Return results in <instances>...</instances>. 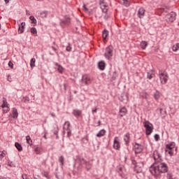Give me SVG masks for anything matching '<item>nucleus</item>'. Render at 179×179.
Listing matches in <instances>:
<instances>
[{
    "instance_id": "f3484780",
    "label": "nucleus",
    "mask_w": 179,
    "mask_h": 179,
    "mask_svg": "<svg viewBox=\"0 0 179 179\" xmlns=\"http://www.w3.org/2000/svg\"><path fill=\"white\" fill-rule=\"evenodd\" d=\"M73 115L74 117H76V118H79V117L82 116V110L78 109H74L73 110Z\"/></svg>"
},
{
    "instance_id": "9b49d317",
    "label": "nucleus",
    "mask_w": 179,
    "mask_h": 179,
    "mask_svg": "<svg viewBox=\"0 0 179 179\" xmlns=\"http://www.w3.org/2000/svg\"><path fill=\"white\" fill-rule=\"evenodd\" d=\"M176 14L174 12H171L166 15V20L169 23H173L176 20Z\"/></svg>"
},
{
    "instance_id": "dca6fc26",
    "label": "nucleus",
    "mask_w": 179,
    "mask_h": 179,
    "mask_svg": "<svg viewBox=\"0 0 179 179\" xmlns=\"http://www.w3.org/2000/svg\"><path fill=\"white\" fill-rule=\"evenodd\" d=\"M120 113V117H122L124 115H127V113H128V110H127V108L122 107L119 110Z\"/></svg>"
},
{
    "instance_id": "f257e3e1",
    "label": "nucleus",
    "mask_w": 179,
    "mask_h": 179,
    "mask_svg": "<svg viewBox=\"0 0 179 179\" xmlns=\"http://www.w3.org/2000/svg\"><path fill=\"white\" fill-rule=\"evenodd\" d=\"M167 171H169V166L164 162H159L158 166H151L150 168V172L155 177L160 176L162 173H167Z\"/></svg>"
},
{
    "instance_id": "473e14b6",
    "label": "nucleus",
    "mask_w": 179,
    "mask_h": 179,
    "mask_svg": "<svg viewBox=\"0 0 179 179\" xmlns=\"http://www.w3.org/2000/svg\"><path fill=\"white\" fill-rule=\"evenodd\" d=\"M29 19H30L32 24H37V20H36L34 16H30Z\"/></svg>"
},
{
    "instance_id": "09e8293b",
    "label": "nucleus",
    "mask_w": 179,
    "mask_h": 179,
    "mask_svg": "<svg viewBox=\"0 0 179 179\" xmlns=\"http://www.w3.org/2000/svg\"><path fill=\"white\" fill-rule=\"evenodd\" d=\"M7 80H8V82H12V77H10V76H8L7 78Z\"/></svg>"
},
{
    "instance_id": "aec40b11",
    "label": "nucleus",
    "mask_w": 179,
    "mask_h": 179,
    "mask_svg": "<svg viewBox=\"0 0 179 179\" xmlns=\"http://www.w3.org/2000/svg\"><path fill=\"white\" fill-rule=\"evenodd\" d=\"M24 26H26V23L25 22H22L19 29H18V34H22V33H23V31H24Z\"/></svg>"
},
{
    "instance_id": "4468645a",
    "label": "nucleus",
    "mask_w": 179,
    "mask_h": 179,
    "mask_svg": "<svg viewBox=\"0 0 179 179\" xmlns=\"http://www.w3.org/2000/svg\"><path fill=\"white\" fill-rule=\"evenodd\" d=\"M153 158L155 160V162H161L162 161V155H160V153H159L158 151H155L153 153Z\"/></svg>"
},
{
    "instance_id": "4be33fe9",
    "label": "nucleus",
    "mask_w": 179,
    "mask_h": 179,
    "mask_svg": "<svg viewBox=\"0 0 179 179\" xmlns=\"http://www.w3.org/2000/svg\"><path fill=\"white\" fill-rule=\"evenodd\" d=\"M55 65L56 66V69H57L59 73H62V72H64V67H62V66L59 65L58 63H55Z\"/></svg>"
},
{
    "instance_id": "f03ea898",
    "label": "nucleus",
    "mask_w": 179,
    "mask_h": 179,
    "mask_svg": "<svg viewBox=\"0 0 179 179\" xmlns=\"http://www.w3.org/2000/svg\"><path fill=\"white\" fill-rule=\"evenodd\" d=\"M144 128H145V135L149 136V135L152 134V132H153V124L150 123L149 121H145L143 122Z\"/></svg>"
},
{
    "instance_id": "864d4df0",
    "label": "nucleus",
    "mask_w": 179,
    "mask_h": 179,
    "mask_svg": "<svg viewBox=\"0 0 179 179\" xmlns=\"http://www.w3.org/2000/svg\"><path fill=\"white\" fill-rule=\"evenodd\" d=\"M101 124V121H98V127H100V125Z\"/></svg>"
},
{
    "instance_id": "3c124183",
    "label": "nucleus",
    "mask_w": 179,
    "mask_h": 179,
    "mask_svg": "<svg viewBox=\"0 0 179 179\" xmlns=\"http://www.w3.org/2000/svg\"><path fill=\"white\" fill-rule=\"evenodd\" d=\"M103 19H104L105 20H108V15L107 14H106V15H104V17H103Z\"/></svg>"
},
{
    "instance_id": "5fc2aeb1",
    "label": "nucleus",
    "mask_w": 179,
    "mask_h": 179,
    "mask_svg": "<svg viewBox=\"0 0 179 179\" xmlns=\"http://www.w3.org/2000/svg\"><path fill=\"white\" fill-rule=\"evenodd\" d=\"M64 90H66V84H64Z\"/></svg>"
},
{
    "instance_id": "c85d7f7f",
    "label": "nucleus",
    "mask_w": 179,
    "mask_h": 179,
    "mask_svg": "<svg viewBox=\"0 0 179 179\" xmlns=\"http://www.w3.org/2000/svg\"><path fill=\"white\" fill-rule=\"evenodd\" d=\"M154 99L155 100H159V99H160V92L159 91H156L155 93H154Z\"/></svg>"
},
{
    "instance_id": "4c0bfd02",
    "label": "nucleus",
    "mask_w": 179,
    "mask_h": 179,
    "mask_svg": "<svg viewBox=\"0 0 179 179\" xmlns=\"http://www.w3.org/2000/svg\"><path fill=\"white\" fill-rule=\"evenodd\" d=\"M66 132L67 134V137L71 138V136H72V129H69V130H66Z\"/></svg>"
},
{
    "instance_id": "58836bf2",
    "label": "nucleus",
    "mask_w": 179,
    "mask_h": 179,
    "mask_svg": "<svg viewBox=\"0 0 179 179\" xmlns=\"http://www.w3.org/2000/svg\"><path fill=\"white\" fill-rule=\"evenodd\" d=\"M64 156H61L59 159V162L61 164V166H64Z\"/></svg>"
},
{
    "instance_id": "7ed1b4c3",
    "label": "nucleus",
    "mask_w": 179,
    "mask_h": 179,
    "mask_svg": "<svg viewBox=\"0 0 179 179\" xmlns=\"http://www.w3.org/2000/svg\"><path fill=\"white\" fill-rule=\"evenodd\" d=\"M175 148H176V143L172 141L169 144L166 145L165 152H166V153H169L170 156H173Z\"/></svg>"
},
{
    "instance_id": "f8f14e48",
    "label": "nucleus",
    "mask_w": 179,
    "mask_h": 179,
    "mask_svg": "<svg viewBox=\"0 0 179 179\" xmlns=\"http://www.w3.org/2000/svg\"><path fill=\"white\" fill-rule=\"evenodd\" d=\"M134 150L136 154L142 153V151L143 150V148L141 144L136 143L134 145Z\"/></svg>"
},
{
    "instance_id": "603ef678",
    "label": "nucleus",
    "mask_w": 179,
    "mask_h": 179,
    "mask_svg": "<svg viewBox=\"0 0 179 179\" xmlns=\"http://www.w3.org/2000/svg\"><path fill=\"white\" fill-rule=\"evenodd\" d=\"M95 113H97V108L92 109V114H94Z\"/></svg>"
},
{
    "instance_id": "c9c22d12",
    "label": "nucleus",
    "mask_w": 179,
    "mask_h": 179,
    "mask_svg": "<svg viewBox=\"0 0 179 179\" xmlns=\"http://www.w3.org/2000/svg\"><path fill=\"white\" fill-rule=\"evenodd\" d=\"M54 45L52 46V49L53 50V51H55V52H56V54H58V45H55V43H53Z\"/></svg>"
},
{
    "instance_id": "412c9836",
    "label": "nucleus",
    "mask_w": 179,
    "mask_h": 179,
    "mask_svg": "<svg viewBox=\"0 0 179 179\" xmlns=\"http://www.w3.org/2000/svg\"><path fill=\"white\" fill-rule=\"evenodd\" d=\"M130 136H129V133H127L126 134H124V141L126 143V145H129V140H130Z\"/></svg>"
},
{
    "instance_id": "0e129e2a",
    "label": "nucleus",
    "mask_w": 179,
    "mask_h": 179,
    "mask_svg": "<svg viewBox=\"0 0 179 179\" xmlns=\"http://www.w3.org/2000/svg\"><path fill=\"white\" fill-rule=\"evenodd\" d=\"M0 167H1V165H0Z\"/></svg>"
},
{
    "instance_id": "c03bdc74",
    "label": "nucleus",
    "mask_w": 179,
    "mask_h": 179,
    "mask_svg": "<svg viewBox=\"0 0 179 179\" xmlns=\"http://www.w3.org/2000/svg\"><path fill=\"white\" fill-rule=\"evenodd\" d=\"M147 78H148V79H152V78H153V75L150 73H148Z\"/></svg>"
},
{
    "instance_id": "a18cd8bd",
    "label": "nucleus",
    "mask_w": 179,
    "mask_h": 179,
    "mask_svg": "<svg viewBox=\"0 0 179 179\" xmlns=\"http://www.w3.org/2000/svg\"><path fill=\"white\" fill-rule=\"evenodd\" d=\"M3 155H5V152L0 151V160H2V159H3Z\"/></svg>"
},
{
    "instance_id": "1a4fd4ad",
    "label": "nucleus",
    "mask_w": 179,
    "mask_h": 179,
    "mask_svg": "<svg viewBox=\"0 0 179 179\" xmlns=\"http://www.w3.org/2000/svg\"><path fill=\"white\" fill-rule=\"evenodd\" d=\"M92 83V78L88 75H84L83 76V78L81 79V85L82 86H89Z\"/></svg>"
},
{
    "instance_id": "e433bc0d",
    "label": "nucleus",
    "mask_w": 179,
    "mask_h": 179,
    "mask_svg": "<svg viewBox=\"0 0 179 179\" xmlns=\"http://www.w3.org/2000/svg\"><path fill=\"white\" fill-rule=\"evenodd\" d=\"M31 33L34 36H37V29L35 27L31 28Z\"/></svg>"
},
{
    "instance_id": "cd10ccee",
    "label": "nucleus",
    "mask_w": 179,
    "mask_h": 179,
    "mask_svg": "<svg viewBox=\"0 0 179 179\" xmlns=\"http://www.w3.org/2000/svg\"><path fill=\"white\" fill-rule=\"evenodd\" d=\"M15 146L19 152H22V150H23V147H22V145H20L19 143H15Z\"/></svg>"
},
{
    "instance_id": "de8ad7c7",
    "label": "nucleus",
    "mask_w": 179,
    "mask_h": 179,
    "mask_svg": "<svg viewBox=\"0 0 179 179\" xmlns=\"http://www.w3.org/2000/svg\"><path fill=\"white\" fill-rule=\"evenodd\" d=\"M83 9L84 10H85V12H88L89 11V9L87 8V7H86V5H83Z\"/></svg>"
},
{
    "instance_id": "49530a36",
    "label": "nucleus",
    "mask_w": 179,
    "mask_h": 179,
    "mask_svg": "<svg viewBox=\"0 0 179 179\" xmlns=\"http://www.w3.org/2000/svg\"><path fill=\"white\" fill-rule=\"evenodd\" d=\"M8 66L13 69V63L12 62H8Z\"/></svg>"
},
{
    "instance_id": "a19ab883",
    "label": "nucleus",
    "mask_w": 179,
    "mask_h": 179,
    "mask_svg": "<svg viewBox=\"0 0 179 179\" xmlns=\"http://www.w3.org/2000/svg\"><path fill=\"white\" fill-rule=\"evenodd\" d=\"M66 50L68 51L69 52H71L72 51V48L71 47V45L69 43V45L66 46Z\"/></svg>"
},
{
    "instance_id": "052dcab7",
    "label": "nucleus",
    "mask_w": 179,
    "mask_h": 179,
    "mask_svg": "<svg viewBox=\"0 0 179 179\" xmlns=\"http://www.w3.org/2000/svg\"><path fill=\"white\" fill-rule=\"evenodd\" d=\"M29 13V11L27 10V14Z\"/></svg>"
},
{
    "instance_id": "423d86ee",
    "label": "nucleus",
    "mask_w": 179,
    "mask_h": 179,
    "mask_svg": "<svg viewBox=\"0 0 179 179\" xmlns=\"http://www.w3.org/2000/svg\"><path fill=\"white\" fill-rule=\"evenodd\" d=\"M76 163H78L80 169H82V166H83V164H85V166H87L86 169L87 171H89V170L90 169V168H87V165L89 164V162H87L86 160H85L83 157L80 156L76 157Z\"/></svg>"
},
{
    "instance_id": "4d7b16f0",
    "label": "nucleus",
    "mask_w": 179,
    "mask_h": 179,
    "mask_svg": "<svg viewBox=\"0 0 179 179\" xmlns=\"http://www.w3.org/2000/svg\"><path fill=\"white\" fill-rule=\"evenodd\" d=\"M43 15H44V13H41V16H42V17H43Z\"/></svg>"
},
{
    "instance_id": "f704fd0d",
    "label": "nucleus",
    "mask_w": 179,
    "mask_h": 179,
    "mask_svg": "<svg viewBox=\"0 0 179 179\" xmlns=\"http://www.w3.org/2000/svg\"><path fill=\"white\" fill-rule=\"evenodd\" d=\"M26 140L27 143H29V145H33V141H31V138H30V136H27Z\"/></svg>"
},
{
    "instance_id": "c756f323",
    "label": "nucleus",
    "mask_w": 179,
    "mask_h": 179,
    "mask_svg": "<svg viewBox=\"0 0 179 179\" xmlns=\"http://www.w3.org/2000/svg\"><path fill=\"white\" fill-rule=\"evenodd\" d=\"M102 37H103V40H106V38H107V37H108V31L104 30L102 32Z\"/></svg>"
},
{
    "instance_id": "6e6d98bb",
    "label": "nucleus",
    "mask_w": 179,
    "mask_h": 179,
    "mask_svg": "<svg viewBox=\"0 0 179 179\" xmlns=\"http://www.w3.org/2000/svg\"><path fill=\"white\" fill-rule=\"evenodd\" d=\"M6 3H9V0H4Z\"/></svg>"
},
{
    "instance_id": "79ce46f5",
    "label": "nucleus",
    "mask_w": 179,
    "mask_h": 179,
    "mask_svg": "<svg viewBox=\"0 0 179 179\" xmlns=\"http://www.w3.org/2000/svg\"><path fill=\"white\" fill-rule=\"evenodd\" d=\"M123 1V3L124 5H125V6H129V2L127 0H122Z\"/></svg>"
},
{
    "instance_id": "680f3d73",
    "label": "nucleus",
    "mask_w": 179,
    "mask_h": 179,
    "mask_svg": "<svg viewBox=\"0 0 179 179\" xmlns=\"http://www.w3.org/2000/svg\"><path fill=\"white\" fill-rule=\"evenodd\" d=\"M0 29H1V24H0Z\"/></svg>"
},
{
    "instance_id": "a211bd4d",
    "label": "nucleus",
    "mask_w": 179,
    "mask_h": 179,
    "mask_svg": "<svg viewBox=\"0 0 179 179\" xmlns=\"http://www.w3.org/2000/svg\"><path fill=\"white\" fill-rule=\"evenodd\" d=\"M100 5L102 12H103V13H107V11L108 10V8H108V6H107V4L104 3L103 2H101Z\"/></svg>"
},
{
    "instance_id": "a878e982",
    "label": "nucleus",
    "mask_w": 179,
    "mask_h": 179,
    "mask_svg": "<svg viewBox=\"0 0 179 179\" xmlns=\"http://www.w3.org/2000/svg\"><path fill=\"white\" fill-rule=\"evenodd\" d=\"M19 117V113H17V109L13 108V118H17Z\"/></svg>"
},
{
    "instance_id": "bf43d9fd",
    "label": "nucleus",
    "mask_w": 179,
    "mask_h": 179,
    "mask_svg": "<svg viewBox=\"0 0 179 179\" xmlns=\"http://www.w3.org/2000/svg\"><path fill=\"white\" fill-rule=\"evenodd\" d=\"M159 111H160V113H162V111H163V109H162V108H160V109H159Z\"/></svg>"
},
{
    "instance_id": "8fccbe9b",
    "label": "nucleus",
    "mask_w": 179,
    "mask_h": 179,
    "mask_svg": "<svg viewBox=\"0 0 179 179\" xmlns=\"http://www.w3.org/2000/svg\"><path fill=\"white\" fill-rule=\"evenodd\" d=\"M22 179H29V178H27V175L24 174L22 175Z\"/></svg>"
},
{
    "instance_id": "2eb2a0df",
    "label": "nucleus",
    "mask_w": 179,
    "mask_h": 179,
    "mask_svg": "<svg viewBox=\"0 0 179 179\" xmlns=\"http://www.w3.org/2000/svg\"><path fill=\"white\" fill-rule=\"evenodd\" d=\"M69 129H71V122H69V121H66L64 122L63 126V133L65 134V132Z\"/></svg>"
},
{
    "instance_id": "6ab92c4d",
    "label": "nucleus",
    "mask_w": 179,
    "mask_h": 179,
    "mask_svg": "<svg viewBox=\"0 0 179 179\" xmlns=\"http://www.w3.org/2000/svg\"><path fill=\"white\" fill-rule=\"evenodd\" d=\"M137 15L140 19H143V17L145 16V9L143 8H139Z\"/></svg>"
},
{
    "instance_id": "9d476101",
    "label": "nucleus",
    "mask_w": 179,
    "mask_h": 179,
    "mask_svg": "<svg viewBox=\"0 0 179 179\" xmlns=\"http://www.w3.org/2000/svg\"><path fill=\"white\" fill-rule=\"evenodd\" d=\"M1 108H3V113L6 114V113H9L10 108H9V104H8V101H6V99L3 98L2 104L1 106Z\"/></svg>"
},
{
    "instance_id": "bb28decb",
    "label": "nucleus",
    "mask_w": 179,
    "mask_h": 179,
    "mask_svg": "<svg viewBox=\"0 0 179 179\" xmlns=\"http://www.w3.org/2000/svg\"><path fill=\"white\" fill-rule=\"evenodd\" d=\"M140 45L142 50H146V47H148V42L143 41H141Z\"/></svg>"
},
{
    "instance_id": "393cba45",
    "label": "nucleus",
    "mask_w": 179,
    "mask_h": 179,
    "mask_svg": "<svg viewBox=\"0 0 179 179\" xmlns=\"http://www.w3.org/2000/svg\"><path fill=\"white\" fill-rule=\"evenodd\" d=\"M99 68L101 69V71H104L106 68V63L104 62H99Z\"/></svg>"
},
{
    "instance_id": "37998d69",
    "label": "nucleus",
    "mask_w": 179,
    "mask_h": 179,
    "mask_svg": "<svg viewBox=\"0 0 179 179\" xmlns=\"http://www.w3.org/2000/svg\"><path fill=\"white\" fill-rule=\"evenodd\" d=\"M35 152L37 155L40 154V152H41V149L40 148H35Z\"/></svg>"
},
{
    "instance_id": "6e6552de",
    "label": "nucleus",
    "mask_w": 179,
    "mask_h": 179,
    "mask_svg": "<svg viewBox=\"0 0 179 179\" xmlns=\"http://www.w3.org/2000/svg\"><path fill=\"white\" fill-rule=\"evenodd\" d=\"M132 164L136 165L134 167L135 173H142V170L143 169V162L136 163V161L133 160Z\"/></svg>"
},
{
    "instance_id": "5701e85b",
    "label": "nucleus",
    "mask_w": 179,
    "mask_h": 179,
    "mask_svg": "<svg viewBox=\"0 0 179 179\" xmlns=\"http://www.w3.org/2000/svg\"><path fill=\"white\" fill-rule=\"evenodd\" d=\"M59 131V129L58 128V125L57 124H55L53 126V129H52V132L54 134V135H57V138H58V132Z\"/></svg>"
},
{
    "instance_id": "20e7f679",
    "label": "nucleus",
    "mask_w": 179,
    "mask_h": 179,
    "mask_svg": "<svg viewBox=\"0 0 179 179\" xmlns=\"http://www.w3.org/2000/svg\"><path fill=\"white\" fill-rule=\"evenodd\" d=\"M159 77L162 85H166L167 83V80H169V74H167V72L159 71Z\"/></svg>"
},
{
    "instance_id": "72a5a7b5",
    "label": "nucleus",
    "mask_w": 179,
    "mask_h": 179,
    "mask_svg": "<svg viewBox=\"0 0 179 179\" xmlns=\"http://www.w3.org/2000/svg\"><path fill=\"white\" fill-rule=\"evenodd\" d=\"M179 50V43H176L172 47V50L174 51L175 52L178 51Z\"/></svg>"
},
{
    "instance_id": "ddd939ff",
    "label": "nucleus",
    "mask_w": 179,
    "mask_h": 179,
    "mask_svg": "<svg viewBox=\"0 0 179 179\" xmlns=\"http://www.w3.org/2000/svg\"><path fill=\"white\" fill-rule=\"evenodd\" d=\"M113 148L116 150H120V148H121V145L120 144V141H118V137L117 136H115L114 138Z\"/></svg>"
},
{
    "instance_id": "39448f33",
    "label": "nucleus",
    "mask_w": 179,
    "mask_h": 179,
    "mask_svg": "<svg viewBox=\"0 0 179 179\" xmlns=\"http://www.w3.org/2000/svg\"><path fill=\"white\" fill-rule=\"evenodd\" d=\"M114 53V48L113 45L108 46L105 50L104 57L106 59H111Z\"/></svg>"
},
{
    "instance_id": "b1692460",
    "label": "nucleus",
    "mask_w": 179,
    "mask_h": 179,
    "mask_svg": "<svg viewBox=\"0 0 179 179\" xmlns=\"http://www.w3.org/2000/svg\"><path fill=\"white\" fill-rule=\"evenodd\" d=\"M106 135V130L101 129L99 131V133L96 134V136L98 138H101V136H104Z\"/></svg>"
},
{
    "instance_id": "13d9d810",
    "label": "nucleus",
    "mask_w": 179,
    "mask_h": 179,
    "mask_svg": "<svg viewBox=\"0 0 179 179\" xmlns=\"http://www.w3.org/2000/svg\"><path fill=\"white\" fill-rule=\"evenodd\" d=\"M143 97V99H147L146 94Z\"/></svg>"
},
{
    "instance_id": "0eeeda50",
    "label": "nucleus",
    "mask_w": 179,
    "mask_h": 179,
    "mask_svg": "<svg viewBox=\"0 0 179 179\" xmlns=\"http://www.w3.org/2000/svg\"><path fill=\"white\" fill-rule=\"evenodd\" d=\"M71 24V17L69 15H65L64 19L60 20V26L63 27H66Z\"/></svg>"
},
{
    "instance_id": "7c9ffc66",
    "label": "nucleus",
    "mask_w": 179,
    "mask_h": 179,
    "mask_svg": "<svg viewBox=\"0 0 179 179\" xmlns=\"http://www.w3.org/2000/svg\"><path fill=\"white\" fill-rule=\"evenodd\" d=\"M117 171L121 177H122V174H124V166H119L117 169Z\"/></svg>"
},
{
    "instance_id": "2f4dec72",
    "label": "nucleus",
    "mask_w": 179,
    "mask_h": 179,
    "mask_svg": "<svg viewBox=\"0 0 179 179\" xmlns=\"http://www.w3.org/2000/svg\"><path fill=\"white\" fill-rule=\"evenodd\" d=\"M36 59L35 58H32L30 61V66L31 68H34V66H36Z\"/></svg>"
},
{
    "instance_id": "e2e57ef3",
    "label": "nucleus",
    "mask_w": 179,
    "mask_h": 179,
    "mask_svg": "<svg viewBox=\"0 0 179 179\" xmlns=\"http://www.w3.org/2000/svg\"><path fill=\"white\" fill-rule=\"evenodd\" d=\"M120 101H122V100L120 99Z\"/></svg>"
},
{
    "instance_id": "ea45409f",
    "label": "nucleus",
    "mask_w": 179,
    "mask_h": 179,
    "mask_svg": "<svg viewBox=\"0 0 179 179\" xmlns=\"http://www.w3.org/2000/svg\"><path fill=\"white\" fill-rule=\"evenodd\" d=\"M154 138L156 142H158V141H160V136L159 134H155L154 136Z\"/></svg>"
}]
</instances>
